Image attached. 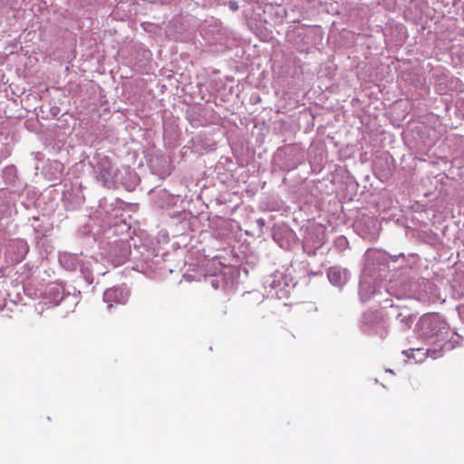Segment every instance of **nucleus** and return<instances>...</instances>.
Here are the masks:
<instances>
[{
	"instance_id": "nucleus-6",
	"label": "nucleus",
	"mask_w": 464,
	"mask_h": 464,
	"mask_svg": "<svg viewBox=\"0 0 464 464\" xmlns=\"http://www.w3.org/2000/svg\"><path fill=\"white\" fill-rule=\"evenodd\" d=\"M230 8L233 9V10H237V6L235 5V3H231L230 4Z\"/></svg>"
},
{
	"instance_id": "nucleus-4",
	"label": "nucleus",
	"mask_w": 464,
	"mask_h": 464,
	"mask_svg": "<svg viewBox=\"0 0 464 464\" xmlns=\"http://www.w3.org/2000/svg\"><path fill=\"white\" fill-rule=\"evenodd\" d=\"M330 282L334 285H340L342 284V272L336 268H330L327 273Z\"/></svg>"
},
{
	"instance_id": "nucleus-2",
	"label": "nucleus",
	"mask_w": 464,
	"mask_h": 464,
	"mask_svg": "<svg viewBox=\"0 0 464 464\" xmlns=\"http://www.w3.org/2000/svg\"><path fill=\"white\" fill-rule=\"evenodd\" d=\"M446 322L439 314H428L420 318L417 327L422 336L431 338L446 330Z\"/></svg>"
},
{
	"instance_id": "nucleus-1",
	"label": "nucleus",
	"mask_w": 464,
	"mask_h": 464,
	"mask_svg": "<svg viewBox=\"0 0 464 464\" xmlns=\"http://www.w3.org/2000/svg\"><path fill=\"white\" fill-rule=\"evenodd\" d=\"M97 180L106 188H113L116 184L119 170L114 167L108 156H100L96 164Z\"/></svg>"
},
{
	"instance_id": "nucleus-5",
	"label": "nucleus",
	"mask_w": 464,
	"mask_h": 464,
	"mask_svg": "<svg viewBox=\"0 0 464 464\" xmlns=\"http://www.w3.org/2000/svg\"><path fill=\"white\" fill-rule=\"evenodd\" d=\"M404 353H405V355H406L407 357H409V358H410V357H413V356H412L413 350H410V351L404 352Z\"/></svg>"
},
{
	"instance_id": "nucleus-3",
	"label": "nucleus",
	"mask_w": 464,
	"mask_h": 464,
	"mask_svg": "<svg viewBox=\"0 0 464 464\" xmlns=\"http://www.w3.org/2000/svg\"><path fill=\"white\" fill-rule=\"evenodd\" d=\"M129 299V293L121 287H111L103 294V300L111 309L113 304H125Z\"/></svg>"
}]
</instances>
